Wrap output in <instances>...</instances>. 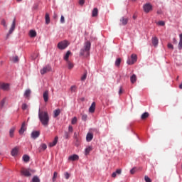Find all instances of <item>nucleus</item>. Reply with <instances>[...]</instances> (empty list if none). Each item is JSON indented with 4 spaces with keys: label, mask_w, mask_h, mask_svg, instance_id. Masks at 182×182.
Segmentation results:
<instances>
[{
    "label": "nucleus",
    "mask_w": 182,
    "mask_h": 182,
    "mask_svg": "<svg viewBox=\"0 0 182 182\" xmlns=\"http://www.w3.org/2000/svg\"><path fill=\"white\" fill-rule=\"evenodd\" d=\"M38 117L44 127H48L49 125V114H48V112L39 109Z\"/></svg>",
    "instance_id": "f257e3e1"
},
{
    "label": "nucleus",
    "mask_w": 182,
    "mask_h": 182,
    "mask_svg": "<svg viewBox=\"0 0 182 182\" xmlns=\"http://www.w3.org/2000/svg\"><path fill=\"white\" fill-rule=\"evenodd\" d=\"M90 47L91 43L89 41L86 42L84 48L80 50V55L86 58L88 57L90 55Z\"/></svg>",
    "instance_id": "f03ea898"
},
{
    "label": "nucleus",
    "mask_w": 182,
    "mask_h": 182,
    "mask_svg": "<svg viewBox=\"0 0 182 182\" xmlns=\"http://www.w3.org/2000/svg\"><path fill=\"white\" fill-rule=\"evenodd\" d=\"M70 45L69 42L67 41H63L58 44V48L60 50H64L68 46Z\"/></svg>",
    "instance_id": "7ed1b4c3"
},
{
    "label": "nucleus",
    "mask_w": 182,
    "mask_h": 182,
    "mask_svg": "<svg viewBox=\"0 0 182 182\" xmlns=\"http://www.w3.org/2000/svg\"><path fill=\"white\" fill-rule=\"evenodd\" d=\"M35 171L30 168H26L23 170V176L26 177H31Z\"/></svg>",
    "instance_id": "20e7f679"
},
{
    "label": "nucleus",
    "mask_w": 182,
    "mask_h": 182,
    "mask_svg": "<svg viewBox=\"0 0 182 182\" xmlns=\"http://www.w3.org/2000/svg\"><path fill=\"white\" fill-rule=\"evenodd\" d=\"M14 31H15V18L13 21L11 26L9 29V33L6 35V39H8L9 38V35H11L12 32H14Z\"/></svg>",
    "instance_id": "39448f33"
},
{
    "label": "nucleus",
    "mask_w": 182,
    "mask_h": 182,
    "mask_svg": "<svg viewBox=\"0 0 182 182\" xmlns=\"http://www.w3.org/2000/svg\"><path fill=\"white\" fill-rule=\"evenodd\" d=\"M10 85L9 83L0 82V89L4 91L9 90Z\"/></svg>",
    "instance_id": "423d86ee"
},
{
    "label": "nucleus",
    "mask_w": 182,
    "mask_h": 182,
    "mask_svg": "<svg viewBox=\"0 0 182 182\" xmlns=\"http://www.w3.org/2000/svg\"><path fill=\"white\" fill-rule=\"evenodd\" d=\"M50 70H52V68H50V66L47 65L44 67L42 70H41L40 73L41 75H45L47 73H49Z\"/></svg>",
    "instance_id": "0eeeda50"
},
{
    "label": "nucleus",
    "mask_w": 182,
    "mask_h": 182,
    "mask_svg": "<svg viewBox=\"0 0 182 182\" xmlns=\"http://www.w3.org/2000/svg\"><path fill=\"white\" fill-rule=\"evenodd\" d=\"M152 10V6L149 3H146L144 6V11L145 13H149Z\"/></svg>",
    "instance_id": "6e6552de"
},
{
    "label": "nucleus",
    "mask_w": 182,
    "mask_h": 182,
    "mask_svg": "<svg viewBox=\"0 0 182 182\" xmlns=\"http://www.w3.org/2000/svg\"><path fill=\"white\" fill-rule=\"evenodd\" d=\"M19 153V147L16 146L14 147L11 152V154L13 157H16V156Z\"/></svg>",
    "instance_id": "1a4fd4ad"
},
{
    "label": "nucleus",
    "mask_w": 182,
    "mask_h": 182,
    "mask_svg": "<svg viewBox=\"0 0 182 182\" xmlns=\"http://www.w3.org/2000/svg\"><path fill=\"white\" fill-rule=\"evenodd\" d=\"M32 94V91L30 89H28L24 92V97L27 100H29L31 98V95Z\"/></svg>",
    "instance_id": "9d476101"
},
{
    "label": "nucleus",
    "mask_w": 182,
    "mask_h": 182,
    "mask_svg": "<svg viewBox=\"0 0 182 182\" xmlns=\"http://www.w3.org/2000/svg\"><path fill=\"white\" fill-rule=\"evenodd\" d=\"M43 97L44 100V102H48L49 100V91L46 90L43 92Z\"/></svg>",
    "instance_id": "9b49d317"
},
{
    "label": "nucleus",
    "mask_w": 182,
    "mask_h": 182,
    "mask_svg": "<svg viewBox=\"0 0 182 182\" xmlns=\"http://www.w3.org/2000/svg\"><path fill=\"white\" fill-rule=\"evenodd\" d=\"M68 159L72 161H77L79 159V156L76 154H73V155L69 156Z\"/></svg>",
    "instance_id": "f8f14e48"
},
{
    "label": "nucleus",
    "mask_w": 182,
    "mask_h": 182,
    "mask_svg": "<svg viewBox=\"0 0 182 182\" xmlns=\"http://www.w3.org/2000/svg\"><path fill=\"white\" fill-rule=\"evenodd\" d=\"M40 134H41V133L39 132L35 131V132H32L31 136H32V138L36 139V138L39 137Z\"/></svg>",
    "instance_id": "ddd939ff"
},
{
    "label": "nucleus",
    "mask_w": 182,
    "mask_h": 182,
    "mask_svg": "<svg viewBox=\"0 0 182 182\" xmlns=\"http://www.w3.org/2000/svg\"><path fill=\"white\" fill-rule=\"evenodd\" d=\"M15 130H16V128L15 127H13L9 130V136L14 137V134L15 133Z\"/></svg>",
    "instance_id": "4468645a"
},
{
    "label": "nucleus",
    "mask_w": 182,
    "mask_h": 182,
    "mask_svg": "<svg viewBox=\"0 0 182 182\" xmlns=\"http://www.w3.org/2000/svg\"><path fill=\"white\" fill-rule=\"evenodd\" d=\"M58 137L55 136L53 141L49 144V146L53 147V146H55L58 142Z\"/></svg>",
    "instance_id": "2eb2a0df"
},
{
    "label": "nucleus",
    "mask_w": 182,
    "mask_h": 182,
    "mask_svg": "<svg viewBox=\"0 0 182 182\" xmlns=\"http://www.w3.org/2000/svg\"><path fill=\"white\" fill-rule=\"evenodd\" d=\"M46 24H49L50 23V17H49V13H46Z\"/></svg>",
    "instance_id": "dca6fc26"
},
{
    "label": "nucleus",
    "mask_w": 182,
    "mask_h": 182,
    "mask_svg": "<svg viewBox=\"0 0 182 182\" xmlns=\"http://www.w3.org/2000/svg\"><path fill=\"white\" fill-rule=\"evenodd\" d=\"M121 173H122V170L121 169H117L115 172H114L112 174V177L115 178L117 176V175H120Z\"/></svg>",
    "instance_id": "f3484780"
},
{
    "label": "nucleus",
    "mask_w": 182,
    "mask_h": 182,
    "mask_svg": "<svg viewBox=\"0 0 182 182\" xmlns=\"http://www.w3.org/2000/svg\"><path fill=\"white\" fill-rule=\"evenodd\" d=\"M97 15H98V9H97V7H95L92 10V16L96 17V16H97Z\"/></svg>",
    "instance_id": "a211bd4d"
},
{
    "label": "nucleus",
    "mask_w": 182,
    "mask_h": 182,
    "mask_svg": "<svg viewBox=\"0 0 182 182\" xmlns=\"http://www.w3.org/2000/svg\"><path fill=\"white\" fill-rule=\"evenodd\" d=\"M93 139V134L91 133H88L86 136V140L89 142L91 141Z\"/></svg>",
    "instance_id": "6ab92c4d"
},
{
    "label": "nucleus",
    "mask_w": 182,
    "mask_h": 182,
    "mask_svg": "<svg viewBox=\"0 0 182 182\" xmlns=\"http://www.w3.org/2000/svg\"><path fill=\"white\" fill-rule=\"evenodd\" d=\"M95 110V103L92 102V105L90 106V109H89V112L90 113H93Z\"/></svg>",
    "instance_id": "aec40b11"
},
{
    "label": "nucleus",
    "mask_w": 182,
    "mask_h": 182,
    "mask_svg": "<svg viewBox=\"0 0 182 182\" xmlns=\"http://www.w3.org/2000/svg\"><path fill=\"white\" fill-rule=\"evenodd\" d=\"M159 40L156 37L152 38V44L156 47L158 46Z\"/></svg>",
    "instance_id": "412c9836"
},
{
    "label": "nucleus",
    "mask_w": 182,
    "mask_h": 182,
    "mask_svg": "<svg viewBox=\"0 0 182 182\" xmlns=\"http://www.w3.org/2000/svg\"><path fill=\"white\" fill-rule=\"evenodd\" d=\"M120 21L123 26H125L128 23V18H125L124 17H122Z\"/></svg>",
    "instance_id": "4be33fe9"
},
{
    "label": "nucleus",
    "mask_w": 182,
    "mask_h": 182,
    "mask_svg": "<svg viewBox=\"0 0 182 182\" xmlns=\"http://www.w3.org/2000/svg\"><path fill=\"white\" fill-rule=\"evenodd\" d=\"M136 80H137V77L134 74L130 77V80L132 84H134L136 82Z\"/></svg>",
    "instance_id": "5701e85b"
},
{
    "label": "nucleus",
    "mask_w": 182,
    "mask_h": 182,
    "mask_svg": "<svg viewBox=\"0 0 182 182\" xmlns=\"http://www.w3.org/2000/svg\"><path fill=\"white\" fill-rule=\"evenodd\" d=\"M29 161H31V157L26 154L23 155V161L28 163Z\"/></svg>",
    "instance_id": "b1692460"
},
{
    "label": "nucleus",
    "mask_w": 182,
    "mask_h": 182,
    "mask_svg": "<svg viewBox=\"0 0 182 182\" xmlns=\"http://www.w3.org/2000/svg\"><path fill=\"white\" fill-rule=\"evenodd\" d=\"M29 36H30V37H31V38H35V37H36V31H33V30L30 31V32H29Z\"/></svg>",
    "instance_id": "393cba45"
},
{
    "label": "nucleus",
    "mask_w": 182,
    "mask_h": 182,
    "mask_svg": "<svg viewBox=\"0 0 182 182\" xmlns=\"http://www.w3.org/2000/svg\"><path fill=\"white\" fill-rule=\"evenodd\" d=\"M6 102V98H4L1 102H0V109H2L4 106H5V103Z\"/></svg>",
    "instance_id": "a878e982"
},
{
    "label": "nucleus",
    "mask_w": 182,
    "mask_h": 182,
    "mask_svg": "<svg viewBox=\"0 0 182 182\" xmlns=\"http://www.w3.org/2000/svg\"><path fill=\"white\" fill-rule=\"evenodd\" d=\"M149 116V114L148 112H145V113H144V114L141 115V119L142 120H144V119H146V118H148Z\"/></svg>",
    "instance_id": "bb28decb"
},
{
    "label": "nucleus",
    "mask_w": 182,
    "mask_h": 182,
    "mask_svg": "<svg viewBox=\"0 0 182 182\" xmlns=\"http://www.w3.org/2000/svg\"><path fill=\"white\" fill-rule=\"evenodd\" d=\"M11 62L16 63L17 62L19 61V58H18V56H14L11 58Z\"/></svg>",
    "instance_id": "cd10ccee"
},
{
    "label": "nucleus",
    "mask_w": 182,
    "mask_h": 182,
    "mask_svg": "<svg viewBox=\"0 0 182 182\" xmlns=\"http://www.w3.org/2000/svg\"><path fill=\"white\" fill-rule=\"evenodd\" d=\"M92 150V146L87 147L85 150V155H87Z\"/></svg>",
    "instance_id": "c85d7f7f"
},
{
    "label": "nucleus",
    "mask_w": 182,
    "mask_h": 182,
    "mask_svg": "<svg viewBox=\"0 0 182 182\" xmlns=\"http://www.w3.org/2000/svg\"><path fill=\"white\" fill-rule=\"evenodd\" d=\"M71 54L70 51H68L67 53L65 54V55L64 56V60L68 62V58L69 55Z\"/></svg>",
    "instance_id": "c756f323"
},
{
    "label": "nucleus",
    "mask_w": 182,
    "mask_h": 182,
    "mask_svg": "<svg viewBox=\"0 0 182 182\" xmlns=\"http://www.w3.org/2000/svg\"><path fill=\"white\" fill-rule=\"evenodd\" d=\"M178 49H182V34L180 35V42L178 43Z\"/></svg>",
    "instance_id": "7c9ffc66"
},
{
    "label": "nucleus",
    "mask_w": 182,
    "mask_h": 182,
    "mask_svg": "<svg viewBox=\"0 0 182 182\" xmlns=\"http://www.w3.org/2000/svg\"><path fill=\"white\" fill-rule=\"evenodd\" d=\"M131 59H132V61L134 62V63H136V60H137V56H136V55L133 54V55H132V56H131Z\"/></svg>",
    "instance_id": "2f4dec72"
},
{
    "label": "nucleus",
    "mask_w": 182,
    "mask_h": 182,
    "mask_svg": "<svg viewBox=\"0 0 182 182\" xmlns=\"http://www.w3.org/2000/svg\"><path fill=\"white\" fill-rule=\"evenodd\" d=\"M54 113V117H57L60 114V109H56L53 112Z\"/></svg>",
    "instance_id": "473e14b6"
},
{
    "label": "nucleus",
    "mask_w": 182,
    "mask_h": 182,
    "mask_svg": "<svg viewBox=\"0 0 182 182\" xmlns=\"http://www.w3.org/2000/svg\"><path fill=\"white\" fill-rule=\"evenodd\" d=\"M1 23L4 28H8V25H6V21H5V19H2Z\"/></svg>",
    "instance_id": "72a5a7b5"
},
{
    "label": "nucleus",
    "mask_w": 182,
    "mask_h": 182,
    "mask_svg": "<svg viewBox=\"0 0 182 182\" xmlns=\"http://www.w3.org/2000/svg\"><path fill=\"white\" fill-rule=\"evenodd\" d=\"M33 182H41V180L39 179V178L38 176H34L32 179Z\"/></svg>",
    "instance_id": "f704fd0d"
},
{
    "label": "nucleus",
    "mask_w": 182,
    "mask_h": 182,
    "mask_svg": "<svg viewBox=\"0 0 182 182\" xmlns=\"http://www.w3.org/2000/svg\"><path fill=\"white\" fill-rule=\"evenodd\" d=\"M120 64H121V59H120V58H118V59L116 60V62H115V65H116L117 67H119V66L120 65Z\"/></svg>",
    "instance_id": "c9c22d12"
},
{
    "label": "nucleus",
    "mask_w": 182,
    "mask_h": 182,
    "mask_svg": "<svg viewBox=\"0 0 182 182\" xmlns=\"http://www.w3.org/2000/svg\"><path fill=\"white\" fill-rule=\"evenodd\" d=\"M67 63H68L69 70H71L74 67L73 64L71 63L70 61H68Z\"/></svg>",
    "instance_id": "e433bc0d"
},
{
    "label": "nucleus",
    "mask_w": 182,
    "mask_h": 182,
    "mask_svg": "<svg viewBox=\"0 0 182 182\" xmlns=\"http://www.w3.org/2000/svg\"><path fill=\"white\" fill-rule=\"evenodd\" d=\"M19 134H23V123L21 124V129L18 131Z\"/></svg>",
    "instance_id": "4c0bfd02"
},
{
    "label": "nucleus",
    "mask_w": 182,
    "mask_h": 182,
    "mask_svg": "<svg viewBox=\"0 0 182 182\" xmlns=\"http://www.w3.org/2000/svg\"><path fill=\"white\" fill-rule=\"evenodd\" d=\"M77 117H75L72 119L71 124H75L77 123Z\"/></svg>",
    "instance_id": "58836bf2"
},
{
    "label": "nucleus",
    "mask_w": 182,
    "mask_h": 182,
    "mask_svg": "<svg viewBox=\"0 0 182 182\" xmlns=\"http://www.w3.org/2000/svg\"><path fill=\"white\" fill-rule=\"evenodd\" d=\"M76 90H77V87L75 85H73L70 87L71 92H75L76 91Z\"/></svg>",
    "instance_id": "ea45409f"
},
{
    "label": "nucleus",
    "mask_w": 182,
    "mask_h": 182,
    "mask_svg": "<svg viewBox=\"0 0 182 182\" xmlns=\"http://www.w3.org/2000/svg\"><path fill=\"white\" fill-rule=\"evenodd\" d=\"M58 176V173L57 172H54L53 173V181L55 182L56 178Z\"/></svg>",
    "instance_id": "a19ab883"
},
{
    "label": "nucleus",
    "mask_w": 182,
    "mask_h": 182,
    "mask_svg": "<svg viewBox=\"0 0 182 182\" xmlns=\"http://www.w3.org/2000/svg\"><path fill=\"white\" fill-rule=\"evenodd\" d=\"M87 77V72L81 77V80L84 81Z\"/></svg>",
    "instance_id": "79ce46f5"
},
{
    "label": "nucleus",
    "mask_w": 182,
    "mask_h": 182,
    "mask_svg": "<svg viewBox=\"0 0 182 182\" xmlns=\"http://www.w3.org/2000/svg\"><path fill=\"white\" fill-rule=\"evenodd\" d=\"M46 148H48V146H46V144H41V149L45 151L46 149Z\"/></svg>",
    "instance_id": "37998d69"
},
{
    "label": "nucleus",
    "mask_w": 182,
    "mask_h": 182,
    "mask_svg": "<svg viewBox=\"0 0 182 182\" xmlns=\"http://www.w3.org/2000/svg\"><path fill=\"white\" fill-rule=\"evenodd\" d=\"M127 63L128 65H133L134 63L132 61V60L129 59V60L127 61Z\"/></svg>",
    "instance_id": "c03bdc74"
},
{
    "label": "nucleus",
    "mask_w": 182,
    "mask_h": 182,
    "mask_svg": "<svg viewBox=\"0 0 182 182\" xmlns=\"http://www.w3.org/2000/svg\"><path fill=\"white\" fill-rule=\"evenodd\" d=\"M144 179L146 182H151V180L147 176H145Z\"/></svg>",
    "instance_id": "a18cd8bd"
},
{
    "label": "nucleus",
    "mask_w": 182,
    "mask_h": 182,
    "mask_svg": "<svg viewBox=\"0 0 182 182\" xmlns=\"http://www.w3.org/2000/svg\"><path fill=\"white\" fill-rule=\"evenodd\" d=\"M68 132L70 133H72L73 132V128L70 125L68 127Z\"/></svg>",
    "instance_id": "49530a36"
},
{
    "label": "nucleus",
    "mask_w": 182,
    "mask_h": 182,
    "mask_svg": "<svg viewBox=\"0 0 182 182\" xmlns=\"http://www.w3.org/2000/svg\"><path fill=\"white\" fill-rule=\"evenodd\" d=\"M157 24L161 26H164L165 25V23L164 21H159V22H158Z\"/></svg>",
    "instance_id": "de8ad7c7"
},
{
    "label": "nucleus",
    "mask_w": 182,
    "mask_h": 182,
    "mask_svg": "<svg viewBox=\"0 0 182 182\" xmlns=\"http://www.w3.org/2000/svg\"><path fill=\"white\" fill-rule=\"evenodd\" d=\"M87 116L86 114H84L82 116V119L83 121H86L87 120Z\"/></svg>",
    "instance_id": "09e8293b"
},
{
    "label": "nucleus",
    "mask_w": 182,
    "mask_h": 182,
    "mask_svg": "<svg viewBox=\"0 0 182 182\" xmlns=\"http://www.w3.org/2000/svg\"><path fill=\"white\" fill-rule=\"evenodd\" d=\"M60 23H65V17H63V16H61V18H60Z\"/></svg>",
    "instance_id": "8fccbe9b"
},
{
    "label": "nucleus",
    "mask_w": 182,
    "mask_h": 182,
    "mask_svg": "<svg viewBox=\"0 0 182 182\" xmlns=\"http://www.w3.org/2000/svg\"><path fill=\"white\" fill-rule=\"evenodd\" d=\"M64 175H65V177L66 179H68V178H69L70 174H69L68 172L65 173Z\"/></svg>",
    "instance_id": "3c124183"
},
{
    "label": "nucleus",
    "mask_w": 182,
    "mask_h": 182,
    "mask_svg": "<svg viewBox=\"0 0 182 182\" xmlns=\"http://www.w3.org/2000/svg\"><path fill=\"white\" fill-rule=\"evenodd\" d=\"M168 48H169V49H173V45L171 44V43H168Z\"/></svg>",
    "instance_id": "603ef678"
},
{
    "label": "nucleus",
    "mask_w": 182,
    "mask_h": 182,
    "mask_svg": "<svg viewBox=\"0 0 182 182\" xmlns=\"http://www.w3.org/2000/svg\"><path fill=\"white\" fill-rule=\"evenodd\" d=\"M75 141H76L75 145H76V146H78V145H79V141H80L79 138H77V139H75Z\"/></svg>",
    "instance_id": "864d4df0"
},
{
    "label": "nucleus",
    "mask_w": 182,
    "mask_h": 182,
    "mask_svg": "<svg viewBox=\"0 0 182 182\" xmlns=\"http://www.w3.org/2000/svg\"><path fill=\"white\" fill-rule=\"evenodd\" d=\"M79 4L80 5L82 6L85 4V0H80Z\"/></svg>",
    "instance_id": "5fc2aeb1"
},
{
    "label": "nucleus",
    "mask_w": 182,
    "mask_h": 182,
    "mask_svg": "<svg viewBox=\"0 0 182 182\" xmlns=\"http://www.w3.org/2000/svg\"><path fill=\"white\" fill-rule=\"evenodd\" d=\"M73 137H74V139H79L78 138V135H77V134L76 132H75Z\"/></svg>",
    "instance_id": "6e6d98bb"
},
{
    "label": "nucleus",
    "mask_w": 182,
    "mask_h": 182,
    "mask_svg": "<svg viewBox=\"0 0 182 182\" xmlns=\"http://www.w3.org/2000/svg\"><path fill=\"white\" fill-rule=\"evenodd\" d=\"M122 87H120V88H119V95H121L122 94Z\"/></svg>",
    "instance_id": "4d7b16f0"
},
{
    "label": "nucleus",
    "mask_w": 182,
    "mask_h": 182,
    "mask_svg": "<svg viewBox=\"0 0 182 182\" xmlns=\"http://www.w3.org/2000/svg\"><path fill=\"white\" fill-rule=\"evenodd\" d=\"M135 171H136V170H135V168H132V169L130 171V173H131L132 174H134V173H135Z\"/></svg>",
    "instance_id": "13d9d810"
},
{
    "label": "nucleus",
    "mask_w": 182,
    "mask_h": 182,
    "mask_svg": "<svg viewBox=\"0 0 182 182\" xmlns=\"http://www.w3.org/2000/svg\"><path fill=\"white\" fill-rule=\"evenodd\" d=\"M65 139H68L69 138V134H68V132L65 133Z\"/></svg>",
    "instance_id": "bf43d9fd"
},
{
    "label": "nucleus",
    "mask_w": 182,
    "mask_h": 182,
    "mask_svg": "<svg viewBox=\"0 0 182 182\" xmlns=\"http://www.w3.org/2000/svg\"><path fill=\"white\" fill-rule=\"evenodd\" d=\"M28 109V105H26V104L23 105V109Z\"/></svg>",
    "instance_id": "052dcab7"
},
{
    "label": "nucleus",
    "mask_w": 182,
    "mask_h": 182,
    "mask_svg": "<svg viewBox=\"0 0 182 182\" xmlns=\"http://www.w3.org/2000/svg\"><path fill=\"white\" fill-rule=\"evenodd\" d=\"M57 18H58L57 14H55V13H54V14H53V18H54V19H56Z\"/></svg>",
    "instance_id": "680f3d73"
},
{
    "label": "nucleus",
    "mask_w": 182,
    "mask_h": 182,
    "mask_svg": "<svg viewBox=\"0 0 182 182\" xmlns=\"http://www.w3.org/2000/svg\"><path fill=\"white\" fill-rule=\"evenodd\" d=\"M173 42L177 43V41L175 38H173Z\"/></svg>",
    "instance_id": "e2e57ef3"
},
{
    "label": "nucleus",
    "mask_w": 182,
    "mask_h": 182,
    "mask_svg": "<svg viewBox=\"0 0 182 182\" xmlns=\"http://www.w3.org/2000/svg\"><path fill=\"white\" fill-rule=\"evenodd\" d=\"M0 65H4V61H1Z\"/></svg>",
    "instance_id": "0e129e2a"
},
{
    "label": "nucleus",
    "mask_w": 182,
    "mask_h": 182,
    "mask_svg": "<svg viewBox=\"0 0 182 182\" xmlns=\"http://www.w3.org/2000/svg\"><path fill=\"white\" fill-rule=\"evenodd\" d=\"M179 88H180V89H182V83H181V85L179 86Z\"/></svg>",
    "instance_id": "69168bd1"
},
{
    "label": "nucleus",
    "mask_w": 182,
    "mask_h": 182,
    "mask_svg": "<svg viewBox=\"0 0 182 182\" xmlns=\"http://www.w3.org/2000/svg\"><path fill=\"white\" fill-rule=\"evenodd\" d=\"M17 1V2H21V1H22V0H16Z\"/></svg>",
    "instance_id": "338daca9"
},
{
    "label": "nucleus",
    "mask_w": 182,
    "mask_h": 182,
    "mask_svg": "<svg viewBox=\"0 0 182 182\" xmlns=\"http://www.w3.org/2000/svg\"><path fill=\"white\" fill-rule=\"evenodd\" d=\"M21 174H23V171H21Z\"/></svg>",
    "instance_id": "774afa93"
}]
</instances>
